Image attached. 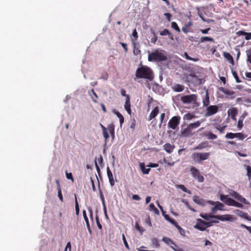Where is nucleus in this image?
Here are the masks:
<instances>
[{"mask_svg":"<svg viewBox=\"0 0 251 251\" xmlns=\"http://www.w3.org/2000/svg\"><path fill=\"white\" fill-rule=\"evenodd\" d=\"M202 103L204 107H207L209 104V97L207 91L206 92L205 97L202 99Z\"/></svg>","mask_w":251,"mask_h":251,"instance_id":"obj_22","label":"nucleus"},{"mask_svg":"<svg viewBox=\"0 0 251 251\" xmlns=\"http://www.w3.org/2000/svg\"><path fill=\"white\" fill-rule=\"evenodd\" d=\"M215 219L222 221H232L233 218L231 215H216Z\"/></svg>","mask_w":251,"mask_h":251,"instance_id":"obj_11","label":"nucleus"},{"mask_svg":"<svg viewBox=\"0 0 251 251\" xmlns=\"http://www.w3.org/2000/svg\"><path fill=\"white\" fill-rule=\"evenodd\" d=\"M182 31L185 33H187L189 30L188 29V25H185L182 28Z\"/></svg>","mask_w":251,"mask_h":251,"instance_id":"obj_61","label":"nucleus"},{"mask_svg":"<svg viewBox=\"0 0 251 251\" xmlns=\"http://www.w3.org/2000/svg\"><path fill=\"white\" fill-rule=\"evenodd\" d=\"M107 174L108 177L110 184L111 186H113L115 184V181L113 176L112 173L109 167L107 168Z\"/></svg>","mask_w":251,"mask_h":251,"instance_id":"obj_15","label":"nucleus"},{"mask_svg":"<svg viewBox=\"0 0 251 251\" xmlns=\"http://www.w3.org/2000/svg\"><path fill=\"white\" fill-rule=\"evenodd\" d=\"M205 136L209 140H214L217 138V136L216 134H213L211 132H208V133L205 134Z\"/></svg>","mask_w":251,"mask_h":251,"instance_id":"obj_36","label":"nucleus"},{"mask_svg":"<svg viewBox=\"0 0 251 251\" xmlns=\"http://www.w3.org/2000/svg\"><path fill=\"white\" fill-rule=\"evenodd\" d=\"M124 107L127 113L129 115L131 113V110L130 108V101L129 96H127L124 105Z\"/></svg>","mask_w":251,"mask_h":251,"instance_id":"obj_14","label":"nucleus"},{"mask_svg":"<svg viewBox=\"0 0 251 251\" xmlns=\"http://www.w3.org/2000/svg\"><path fill=\"white\" fill-rule=\"evenodd\" d=\"M193 201L195 202L200 205H204L203 200L200 199L199 197L195 196L193 197Z\"/></svg>","mask_w":251,"mask_h":251,"instance_id":"obj_27","label":"nucleus"},{"mask_svg":"<svg viewBox=\"0 0 251 251\" xmlns=\"http://www.w3.org/2000/svg\"><path fill=\"white\" fill-rule=\"evenodd\" d=\"M82 213H83V216L84 217V220L86 224V226H89V225H90V224L89 223L88 218L87 216L86 211L85 210H83Z\"/></svg>","mask_w":251,"mask_h":251,"instance_id":"obj_45","label":"nucleus"},{"mask_svg":"<svg viewBox=\"0 0 251 251\" xmlns=\"http://www.w3.org/2000/svg\"><path fill=\"white\" fill-rule=\"evenodd\" d=\"M180 100L183 103H195L197 101V96L195 94L185 95L182 96Z\"/></svg>","mask_w":251,"mask_h":251,"instance_id":"obj_6","label":"nucleus"},{"mask_svg":"<svg viewBox=\"0 0 251 251\" xmlns=\"http://www.w3.org/2000/svg\"><path fill=\"white\" fill-rule=\"evenodd\" d=\"M108 78V75L107 73H105V74H103L101 75V76L100 77L101 79H103L105 80H107Z\"/></svg>","mask_w":251,"mask_h":251,"instance_id":"obj_63","label":"nucleus"},{"mask_svg":"<svg viewBox=\"0 0 251 251\" xmlns=\"http://www.w3.org/2000/svg\"><path fill=\"white\" fill-rule=\"evenodd\" d=\"M195 116L191 113H187V114H186L184 115V117H183V119L184 120H187V121H189V120H190L194 118H195Z\"/></svg>","mask_w":251,"mask_h":251,"instance_id":"obj_33","label":"nucleus"},{"mask_svg":"<svg viewBox=\"0 0 251 251\" xmlns=\"http://www.w3.org/2000/svg\"><path fill=\"white\" fill-rule=\"evenodd\" d=\"M139 165L140 169L144 174L147 175L149 173L151 170L150 168H145V164L144 163H140Z\"/></svg>","mask_w":251,"mask_h":251,"instance_id":"obj_26","label":"nucleus"},{"mask_svg":"<svg viewBox=\"0 0 251 251\" xmlns=\"http://www.w3.org/2000/svg\"><path fill=\"white\" fill-rule=\"evenodd\" d=\"M107 129L112 136H114L115 131L113 125H110L107 127Z\"/></svg>","mask_w":251,"mask_h":251,"instance_id":"obj_44","label":"nucleus"},{"mask_svg":"<svg viewBox=\"0 0 251 251\" xmlns=\"http://www.w3.org/2000/svg\"><path fill=\"white\" fill-rule=\"evenodd\" d=\"M235 138H238L241 140H243L245 138V136L242 133H235Z\"/></svg>","mask_w":251,"mask_h":251,"instance_id":"obj_47","label":"nucleus"},{"mask_svg":"<svg viewBox=\"0 0 251 251\" xmlns=\"http://www.w3.org/2000/svg\"><path fill=\"white\" fill-rule=\"evenodd\" d=\"M245 39L246 40H249L251 39V32L248 33L246 32V35H245Z\"/></svg>","mask_w":251,"mask_h":251,"instance_id":"obj_64","label":"nucleus"},{"mask_svg":"<svg viewBox=\"0 0 251 251\" xmlns=\"http://www.w3.org/2000/svg\"><path fill=\"white\" fill-rule=\"evenodd\" d=\"M200 41L201 43H203L205 42H214V40L213 38L209 37L204 36L201 38Z\"/></svg>","mask_w":251,"mask_h":251,"instance_id":"obj_31","label":"nucleus"},{"mask_svg":"<svg viewBox=\"0 0 251 251\" xmlns=\"http://www.w3.org/2000/svg\"><path fill=\"white\" fill-rule=\"evenodd\" d=\"M75 208L76 214L77 215H78L79 213V205H78V203L75 195Z\"/></svg>","mask_w":251,"mask_h":251,"instance_id":"obj_43","label":"nucleus"},{"mask_svg":"<svg viewBox=\"0 0 251 251\" xmlns=\"http://www.w3.org/2000/svg\"><path fill=\"white\" fill-rule=\"evenodd\" d=\"M159 113V109L157 106L155 107L151 112L149 115V120H151L154 118Z\"/></svg>","mask_w":251,"mask_h":251,"instance_id":"obj_20","label":"nucleus"},{"mask_svg":"<svg viewBox=\"0 0 251 251\" xmlns=\"http://www.w3.org/2000/svg\"><path fill=\"white\" fill-rule=\"evenodd\" d=\"M201 125L200 121H198L193 123L190 124L188 126L190 127L192 130L198 127Z\"/></svg>","mask_w":251,"mask_h":251,"instance_id":"obj_30","label":"nucleus"},{"mask_svg":"<svg viewBox=\"0 0 251 251\" xmlns=\"http://www.w3.org/2000/svg\"><path fill=\"white\" fill-rule=\"evenodd\" d=\"M151 244L153 247L155 248H158L159 247V242L157 238H152L151 239Z\"/></svg>","mask_w":251,"mask_h":251,"instance_id":"obj_39","label":"nucleus"},{"mask_svg":"<svg viewBox=\"0 0 251 251\" xmlns=\"http://www.w3.org/2000/svg\"><path fill=\"white\" fill-rule=\"evenodd\" d=\"M194 228L200 231H204L206 228L204 224V221L201 219H198L197 224L194 226Z\"/></svg>","mask_w":251,"mask_h":251,"instance_id":"obj_10","label":"nucleus"},{"mask_svg":"<svg viewBox=\"0 0 251 251\" xmlns=\"http://www.w3.org/2000/svg\"><path fill=\"white\" fill-rule=\"evenodd\" d=\"M192 176L198 180L199 182H203L204 181L203 176L200 174L199 171L195 167L192 166L190 169Z\"/></svg>","mask_w":251,"mask_h":251,"instance_id":"obj_5","label":"nucleus"},{"mask_svg":"<svg viewBox=\"0 0 251 251\" xmlns=\"http://www.w3.org/2000/svg\"><path fill=\"white\" fill-rule=\"evenodd\" d=\"M135 75L138 78H144L152 81L154 78L153 73L151 69L147 66L142 65L136 71Z\"/></svg>","mask_w":251,"mask_h":251,"instance_id":"obj_1","label":"nucleus"},{"mask_svg":"<svg viewBox=\"0 0 251 251\" xmlns=\"http://www.w3.org/2000/svg\"><path fill=\"white\" fill-rule=\"evenodd\" d=\"M132 44L134 46V50H133V53L134 55H138L140 53L141 50H139L138 48H136V42H135V40L132 41Z\"/></svg>","mask_w":251,"mask_h":251,"instance_id":"obj_32","label":"nucleus"},{"mask_svg":"<svg viewBox=\"0 0 251 251\" xmlns=\"http://www.w3.org/2000/svg\"><path fill=\"white\" fill-rule=\"evenodd\" d=\"M102 133H103V137H104V138L105 139V143H106V140H107V139L109 137V134H108L107 130L102 131Z\"/></svg>","mask_w":251,"mask_h":251,"instance_id":"obj_54","label":"nucleus"},{"mask_svg":"<svg viewBox=\"0 0 251 251\" xmlns=\"http://www.w3.org/2000/svg\"><path fill=\"white\" fill-rule=\"evenodd\" d=\"M162 241L164 242L165 243H166L168 245H170V244H172L175 245V243L172 241V239H171L169 238L164 237L162 238Z\"/></svg>","mask_w":251,"mask_h":251,"instance_id":"obj_38","label":"nucleus"},{"mask_svg":"<svg viewBox=\"0 0 251 251\" xmlns=\"http://www.w3.org/2000/svg\"><path fill=\"white\" fill-rule=\"evenodd\" d=\"M230 195L231 196L233 197L235 199H237L238 201H240L241 202H242L244 204H250V202H248L245 198L243 197L238 193H237L234 191L232 190L230 192Z\"/></svg>","mask_w":251,"mask_h":251,"instance_id":"obj_9","label":"nucleus"},{"mask_svg":"<svg viewBox=\"0 0 251 251\" xmlns=\"http://www.w3.org/2000/svg\"><path fill=\"white\" fill-rule=\"evenodd\" d=\"M66 176L67 179L71 180L73 182H74V179L71 173H68L67 171L66 172Z\"/></svg>","mask_w":251,"mask_h":251,"instance_id":"obj_49","label":"nucleus"},{"mask_svg":"<svg viewBox=\"0 0 251 251\" xmlns=\"http://www.w3.org/2000/svg\"><path fill=\"white\" fill-rule=\"evenodd\" d=\"M224 57L232 65H234V60L231 54L228 52H224Z\"/></svg>","mask_w":251,"mask_h":251,"instance_id":"obj_21","label":"nucleus"},{"mask_svg":"<svg viewBox=\"0 0 251 251\" xmlns=\"http://www.w3.org/2000/svg\"><path fill=\"white\" fill-rule=\"evenodd\" d=\"M232 75L234 76V78H235L236 81L237 83H239L241 82L236 72L232 71Z\"/></svg>","mask_w":251,"mask_h":251,"instance_id":"obj_55","label":"nucleus"},{"mask_svg":"<svg viewBox=\"0 0 251 251\" xmlns=\"http://www.w3.org/2000/svg\"><path fill=\"white\" fill-rule=\"evenodd\" d=\"M219 107L217 105H213L207 106L205 116L209 117L215 114L218 111Z\"/></svg>","mask_w":251,"mask_h":251,"instance_id":"obj_8","label":"nucleus"},{"mask_svg":"<svg viewBox=\"0 0 251 251\" xmlns=\"http://www.w3.org/2000/svg\"><path fill=\"white\" fill-rule=\"evenodd\" d=\"M225 137L226 139H233L235 138V133L232 132L227 133Z\"/></svg>","mask_w":251,"mask_h":251,"instance_id":"obj_48","label":"nucleus"},{"mask_svg":"<svg viewBox=\"0 0 251 251\" xmlns=\"http://www.w3.org/2000/svg\"><path fill=\"white\" fill-rule=\"evenodd\" d=\"M91 183L92 184V189L94 191H96V188L94 184V181L92 177H90Z\"/></svg>","mask_w":251,"mask_h":251,"instance_id":"obj_59","label":"nucleus"},{"mask_svg":"<svg viewBox=\"0 0 251 251\" xmlns=\"http://www.w3.org/2000/svg\"><path fill=\"white\" fill-rule=\"evenodd\" d=\"M215 215L209 213L201 214L200 216L206 220H209L210 218H215Z\"/></svg>","mask_w":251,"mask_h":251,"instance_id":"obj_25","label":"nucleus"},{"mask_svg":"<svg viewBox=\"0 0 251 251\" xmlns=\"http://www.w3.org/2000/svg\"><path fill=\"white\" fill-rule=\"evenodd\" d=\"M237 113V109L235 108L229 109L227 111L228 115H230L231 119L233 120H236V116Z\"/></svg>","mask_w":251,"mask_h":251,"instance_id":"obj_18","label":"nucleus"},{"mask_svg":"<svg viewBox=\"0 0 251 251\" xmlns=\"http://www.w3.org/2000/svg\"><path fill=\"white\" fill-rule=\"evenodd\" d=\"M89 94L91 96L92 98L93 99V100L95 103L97 102V99L98 98V96L94 91L93 89L91 90L89 92Z\"/></svg>","mask_w":251,"mask_h":251,"instance_id":"obj_28","label":"nucleus"},{"mask_svg":"<svg viewBox=\"0 0 251 251\" xmlns=\"http://www.w3.org/2000/svg\"><path fill=\"white\" fill-rule=\"evenodd\" d=\"M180 117L179 116H174L169 121L168 126L169 127L176 129L180 123Z\"/></svg>","mask_w":251,"mask_h":251,"instance_id":"obj_7","label":"nucleus"},{"mask_svg":"<svg viewBox=\"0 0 251 251\" xmlns=\"http://www.w3.org/2000/svg\"><path fill=\"white\" fill-rule=\"evenodd\" d=\"M160 35L161 36L168 35L171 40H174L173 34L167 29H164L163 31H161Z\"/></svg>","mask_w":251,"mask_h":251,"instance_id":"obj_19","label":"nucleus"},{"mask_svg":"<svg viewBox=\"0 0 251 251\" xmlns=\"http://www.w3.org/2000/svg\"><path fill=\"white\" fill-rule=\"evenodd\" d=\"M164 16L166 17L167 20L168 21L170 22L171 17H172V14L169 13H166L164 14Z\"/></svg>","mask_w":251,"mask_h":251,"instance_id":"obj_57","label":"nucleus"},{"mask_svg":"<svg viewBox=\"0 0 251 251\" xmlns=\"http://www.w3.org/2000/svg\"><path fill=\"white\" fill-rule=\"evenodd\" d=\"M174 149V146L171 145L170 143H166L164 145V149L168 153H171Z\"/></svg>","mask_w":251,"mask_h":251,"instance_id":"obj_23","label":"nucleus"},{"mask_svg":"<svg viewBox=\"0 0 251 251\" xmlns=\"http://www.w3.org/2000/svg\"><path fill=\"white\" fill-rule=\"evenodd\" d=\"M132 35L134 38V39H132L131 41H132L133 40H135V42H136V41H137V38L138 37V33H137L136 29H134L133 30V32H132Z\"/></svg>","mask_w":251,"mask_h":251,"instance_id":"obj_46","label":"nucleus"},{"mask_svg":"<svg viewBox=\"0 0 251 251\" xmlns=\"http://www.w3.org/2000/svg\"><path fill=\"white\" fill-rule=\"evenodd\" d=\"M226 126H220L219 125H217V126H215V128L218 130V131H219V132L221 133H223L224 132V131L226 128Z\"/></svg>","mask_w":251,"mask_h":251,"instance_id":"obj_42","label":"nucleus"},{"mask_svg":"<svg viewBox=\"0 0 251 251\" xmlns=\"http://www.w3.org/2000/svg\"><path fill=\"white\" fill-rule=\"evenodd\" d=\"M149 210L153 211L154 213L157 215L159 214V211L157 208L155 207L154 204L151 203L149 205Z\"/></svg>","mask_w":251,"mask_h":251,"instance_id":"obj_29","label":"nucleus"},{"mask_svg":"<svg viewBox=\"0 0 251 251\" xmlns=\"http://www.w3.org/2000/svg\"><path fill=\"white\" fill-rule=\"evenodd\" d=\"M135 126H136V120L134 119H133L132 120V123L130 126V128L134 130L135 128Z\"/></svg>","mask_w":251,"mask_h":251,"instance_id":"obj_58","label":"nucleus"},{"mask_svg":"<svg viewBox=\"0 0 251 251\" xmlns=\"http://www.w3.org/2000/svg\"><path fill=\"white\" fill-rule=\"evenodd\" d=\"M167 60V53L164 50H156L148 55V60L151 62H162Z\"/></svg>","mask_w":251,"mask_h":251,"instance_id":"obj_2","label":"nucleus"},{"mask_svg":"<svg viewBox=\"0 0 251 251\" xmlns=\"http://www.w3.org/2000/svg\"><path fill=\"white\" fill-rule=\"evenodd\" d=\"M176 187L177 188L181 189L183 192H186L188 194H191V191L187 189V188L185 187L184 185H178Z\"/></svg>","mask_w":251,"mask_h":251,"instance_id":"obj_41","label":"nucleus"},{"mask_svg":"<svg viewBox=\"0 0 251 251\" xmlns=\"http://www.w3.org/2000/svg\"><path fill=\"white\" fill-rule=\"evenodd\" d=\"M122 238H123V242H124L125 247H126V249H129V248L128 244L126 241V237L124 234H123V235H122Z\"/></svg>","mask_w":251,"mask_h":251,"instance_id":"obj_51","label":"nucleus"},{"mask_svg":"<svg viewBox=\"0 0 251 251\" xmlns=\"http://www.w3.org/2000/svg\"><path fill=\"white\" fill-rule=\"evenodd\" d=\"M135 227L137 229V230H138L141 232V234L144 231V229H143V228L141 227L138 223H136Z\"/></svg>","mask_w":251,"mask_h":251,"instance_id":"obj_56","label":"nucleus"},{"mask_svg":"<svg viewBox=\"0 0 251 251\" xmlns=\"http://www.w3.org/2000/svg\"><path fill=\"white\" fill-rule=\"evenodd\" d=\"M120 44L122 46V47L124 49L125 52H126L128 51L126 44L121 42Z\"/></svg>","mask_w":251,"mask_h":251,"instance_id":"obj_60","label":"nucleus"},{"mask_svg":"<svg viewBox=\"0 0 251 251\" xmlns=\"http://www.w3.org/2000/svg\"><path fill=\"white\" fill-rule=\"evenodd\" d=\"M58 196L59 200L62 202L63 201V198L62 194L61 189H58Z\"/></svg>","mask_w":251,"mask_h":251,"instance_id":"obj_53","label":"nucleus"},{"mask_svg":"<svg viewBox=\"0 0 251 251\" xmlns=\"http://www.w3.org/2000/svg\"><path fill=\"white\" fill-rule=\"evenodd\" d=\"M210 155L209 152H194L191 155V158L195 162L201 164L203 161L208 159Z\"/></svg>","mask_w":251,"mask_h":251,"instance_id":"obj_3","label":"nucleus"},{"mask_svg":"<svg viewBox=\"0 0 251 251\" xmlns=\"http://www.w3.org/2000/svg\"><path fill=\"white\" fill-rule=\"evenodd\" d=\"M220 197V200L227 205L235 206L241 208L244 207L242 203H239L233 199L228 198L226 195L221 194Z\"/></svg>","mask_w":251,"mask_h":251,"instance_id":"obj_4","label":"nucleus"},{"mask_svg":"<svg viewBox=\"0 0 251 251\" xmlns=\"http://www.w3.org/2000/svg\"><path fill=\"white\" fill-rule=\"evenodd\" d=\"M192 130L190 127L188 126L186 128L182 129L181 131V135L184 137H188L193 135L192 132Z\"/></svg>","mask_w":251,"mask_h":251,"instance_id":"obj_13","label":"nucleus"},{"mask_svg":"<svg viewBox=\"0 0 251 251\" xmlns=\"http://www.w3.org/2000/svg\"><path fill=\"white\" fill-rule=\"evenodd\" d=\"M184 55H185V58L188 60H192L194 61H197L198 60V59H197V58H194L191 57L190 56H189V55L186 52H185Z\"/></svg>","mask_w":251,"mask_h":251,"instance_id":"obj_52","label":"nucleus"},{"mask_svg":"<svg viewBox=\"0 0 251 251\" xmlns=\"http://www.w3.org/2000/svg\"><path fill=\"white\" fill-rule=\"evenodd\" d=\"M171 27L172 28L176 30L178 32H180V28L178 27L177 24L175 22H173L171 23Z\"/></svg>","mask_w":251,"mask_h":251,"instance_id":"obj_37","label":"nucleus"},{"mask_svg":"<svg viewBox=\"0 0 251 251\" xmlns=\"http://www.w3.org/2000/svg\"><path fill=\"white\" fill-rule=\"evenodd\" d=\"M169 222L173 224L174 225L176 226L178 229H182V228L179 225H178L177 223L174 219H171Z\"/></svg>","mask_w":251,"mask_h":251,"instance_id":"obj_50","label":"nucleus"},{"mask_svg":"<svg viewBox=\"0 0 251 251\" xmlns=\"http://www.w3.org/2000/svg\"><path fill=\"white\" fill-rule=\"evenodd\" d=\"M244 166L247 171V175L248 176V178L250 179L251 177V167L247 165H245Z\"/></svg>","mask_w":251,"mask_h":251,"instance_id":"obj_40","label":"nucleus"},{"mask_svg":"<svg viewBox=\"0 0 251 251\" xmlns=\"http://www.w3.org/2000/svg\"><path fill=\"white\" fill-rule=\"evenodd\" d=\"M245 116H244L243 115H242V116L240 118V119L238 120L237 126H238V128H239V129H241L243 126V119L245 118Z\"/></svg>","mask_w":251,"mask_h":251,"instance_id":"obj_35","label":"nucleus"},{"mask_svg":"<svg viewBox=\"0 0 251 251\" xmlns=\"http://www.w3.org/2000/svg\"><path fill=\"white\" fill-rule=\"evenodd\" d=\"M236 34L238 36L246 35V32L243 30H239L236 32Z\"/></svg>","mask_w":251,"mask_h":251,"instance_id":"obj_62","label":"nucleus"},{"mask_svg":"<svg viewBox=\"0 0 251 251\" xmlns=\"http://www.w3.org/2000/svg\"><path fill=\"white\" fill-rule=\"evenodd\" d=\"M185 89V86L179 84H176L172 86L173 91L176 92H180L183 91Z\"/></svg>","mask_w":251,"mask_h":251,"instance_id":"obj_17","label":"nucleus"},{"mask_svg":"<svg viewBox=\"0 0 251 251\" xmlns=\"http://www.w3.org/2000/svg\"><path fill=\"white\" fill-rule=\"evenodd\" d=\"M234 213L240 216V217L245 219L248 221H251V218L250 217L248 213H245L240 210L236 209L234 211Z\"/></svg>","mask_w":251,"mask_h":251,"instance_id":"obj_12","label":"nucleus"},{"mask_svg":"<svg viewBox=\"0 0 251 251\" xmlns=\"http://www.w3.org/2000/svg\"><path fill=\"white\" fill-rule=\"evenodd\" d=\"M209 147V143L207 141L201 143L198 146L194 148V150H200Z\"/></svg>","mask_w":251,"mask_h":251,"instance_id":"obj_16","label":"nucleus"},{"mask_svg":"<svg viewBox=\"0 0 251 251\" xmlns=\"http://www.w3.org/2000/svg\"><path fill=\"white\" fill-rule=\"evenodd\" d=\"M113 113L119 118L120 126H122V124L124 122V118L123 115L118 111L114 110Z\"/></svg>","mask_w":251,"mask_h":251,"instance_id":"obj_24","label":"nucleus"},{"mask_svg":"<svg viewBox=\"0 0 251 251\" xmlns=\"http://www.w3.org/2000/svg\"><path fill=\"white\" fill-rule=\"evenodd\" d=\"M215 208H216V209L217 210H224V204L219 202V201H216V204L215 205Z\"/></svg>","mask_w":251,"mask_h":251,"instance_id":"obj_34","label":"nucleus"}]
</instances>
